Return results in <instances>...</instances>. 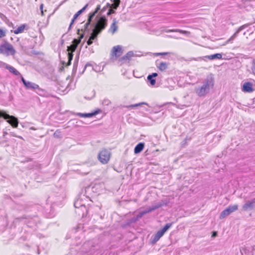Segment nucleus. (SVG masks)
<instances>
[{
	"instance_id": "f257e3e1",
	"label": "nucleus",
	"mask_w": 255,
	"mask_h": 255,
	"mask_svg": "<svg viewBox=\"0 0 255 255\" xmlns=\"http://www.w3.org/2000/svg\"><path fill=\"white\" fill-rule=\"evenodd\" d=\"M1 117H2L4 120H7L6 122L13 128H17L18 125V121L15 117L7 114L4 111L0 110V118Z\"/></svg>"
},
{
	"instance_id": "f03ea898",
	"label": "nucleus",
	"mask_w": 255,
	"mask_h": 255,
	"mask_svg": "<svg viewBox=\"0 0 255 255\" xmlns=\"http://www.w3.org/2000/svg\"><path fill=\"white\" fill-rule=\"evenodd\" d=\"M111 153L107 149H102L98 153V159L100 162L103 164H107L110 160Z\"/></svg>"
},
{
	"instance_id": "7ed1b4c3",
	"label": "nucleus",
	"mask_w": 255,
	"mask_h": 255,
	"mask_svg": "<svg viewBox=\"0 0 255 255\" xmlns=\"http://www.w3.org/2000/svg\"><path fill=\"white\" fill-rule=\"evenodd\" d=\"M15 52L13 46L8 42H5L0 45V54L14 55Z\"/></svg>"
},
{
	"instance_id": "20e7f679",
	"label": "nucleus",
	"mask_w": 255,
	"mask_h": 255,
	"mask_svg": "<svg viewBox=\"0 0 255 255\" xmlns=\"http://www.w3.org/2000/svg\"><path fill=\"white\" fill-rule=\"evenodd\" d=\"M107 25V19L104 16H102L98 20L93 30L99 33L106 28Z\"/></svg>"
},
{
	"instance_id": "39448f33",
	"label": "nucleus",
	"mask_w": 255,
	"mask_h": 255,
	"mask_svg": "<svg viewBox=\"0 0 255 255\" xmlns=\"http://www.w3.org/2000/svg\"><path fill=\"white\" fill-rule=\"evenodd\" d=\"M123 53V49L121 45L114 46L111 51L110 58L112 60H116Z\"/></svg>"
},
{
	"instance_id": "423d86ee",
	"label": "nucleus",
	"mask_w": 255,
	"mask_h": 255,
	"mask_svg": "<svg viewBox=\"0 0 255 255\" xmlns=\"http://www.w3.org/2000/svg\"><path fill=\"white\" fill-rule=\"evenodd\" d=\"M238 205H234L228 206L226 209L223 210L220 215V219H223L231 213L238 210Z\"/></svg>"
},
{
	"instance_id": "0eeeda50",
	"label": "nucleus",
	"mask_w": 255,
	"mask_h": 255,
	"mask_svg": "<svg viewBox=\"0 0 255 255\" xmlns=\"http://www.w3.org/2000/svg\"><path fill=\"white\" fill-rule=\"evenodd\" d=\"M77 47L76 46L71 44L70 46H68L67 47V51H68V61L67 63V66H69L71 64V61L73 59V52H74L75 50L76 49Z\"/></svg>"
},
{
	"instance_id": "6e6552de",
	"label": "nucleus",
	"mask_w": 255,
	"mask_h": 255,
	"mask_svg": "<svg viewBox=\"0 0 255 255\" xmlns=\"http://www.w3.org/2000/svg\"><path fill=\"white\" fill-rule=\"evenodd\" d=\"M254 85L252 82H245L242 87V91L246 93H252L255 91Z\"/></svg>"
},
{
	"instance_id": "1a4fd4ad",
	"label": "nucleus",
	"mask_w": 255,
	"mask_h": 255,
	"mask_svg": "<svg viewBox=\"0 0 255 255\" xmlns=\"http://www.w3.org/2000/svg\"><path fill=\"white\" fill-rule=\"evenodd\" d=\"M209 83L207 82L201 87L196 90V93L199 96H204L207 93V91L209 89Z\"/></svg>"
},
{
	"instance_id": "9d476101",
	"label": "nucleus",
	"mask_w": 255,
	"mask_h": 255,
	"mask_svg": "<svg viewBox=\"0 0 255 255\" xmlns=\"http://www.w3.org/2000/svg\"><path fill=\"white\" fill-rule=\"evenodd\" d=\"M101 110L100 109H97L96 111H95L94 112L91 113H87V114H83V113H77L76 115L81 118H91L94 116H96V115L99 114L101 112Z\"/></svg>"
},
{
	"instance_id": "9b49d317",
	"label": "nucleus",
	"mask_w": 255,
	"mask_h": 255,
	"mask_svg": "<svg viewBox=\"0 0 255 255\" xmlns=\"http://www.w3.org/2000/svg\"><path fill=\"white\" fill-rule=\"evenodd\" d=\"M88 4H87L85 6H84L81 9L77 11L74 15L73 18L71 22V23L69 26V29L71 28L72 25L74 23L75 20L77 18V17L86 9Z\"/></svg>"
},
{
	"instance_id": "f8f14e48",
	"label": "nucleus",
	"mask_w": 255,
	"mask_h": 255,
	"mask_svg": "<svg viewBox=\"0 0 255 255\" xmlns=\"http://www.w3.org/2000/svg\"><path fill=\"white\" fill-rule=\"evenodd\" d=\"M254 199L252 201H248L243 206V209L245 211H247L250 209H252L254 207Z\"/></svg>"
},
{
	"instance_id": "ddd939ff",
	"label": "nucleus",
	"mask_w": 255,
	"mask_h": 255,
	"mask_svg": "<svg viewBox=\"0 0 255 255\" xmlns=\"http://www.w3.org/2000/svg\"><path fill=\"white\" fill-rule=\"evenodd\" d=\"M100 5H98L95 10L94 12L89 13V16H88V20L87 21V22H88V24H90L92 18L94 17V16L98 12V11L100 10Z\"/></svg>"
},
{
	"instance_id": "4468645a",
	"label": "nucleus",
	"mask_w": 255,
	"mask_h": 255,
	"mask_svg": "<svg viewBox=\"0 0 255 255\" xmlns=\"http://www.w3.org/2000/svg\"><path fill=\"white\" fill-rule=\"evenodd\" d=\"M98 34L99 33L93 30L91 36L87 42V43L88 45H90L93 43V40L96 38Z\"/></svg>"
},
{
	"instance_id": "2eb2a0df",
	"label": "nucleus",
	"mask_w": 255,
	"mask_h": 255,
	"mask_svg": "<svg viewBox=\"0 0 255 255\" xmlns=\"http://www.w3.org/2000/svg\"><path fill=\"white\" fill-rule=\"evenodd\" d=\"M5 67L10 73L13 74L14 75L17 76L20 75V73L14 67L8 64H6Z\"/></svg>"
},
{
	"instance_id": "dca6fc26",
	"label": "nucleus",
	"mask_w": 255,
	"mask_h": 255,
	"mask_svg": "<svg viewBox=\"0 0 255 255\" xmlns=\"http://www.w3.org/2000/svg\"><path fill=\"white\" fill-rule=\"evenodd\" d=\"M133 56V53L131 51L128 52L125 55L123 56L120 59V61H129Z\"/></svg>"
},
{
	"instance_id": "f3484780",
	"label": "nucleus",
	"mask_w": 255,
	"mask_h": 255,
	"mask_svg": "<svg viewBox=\"0 0 255 255\" xmlns=\"http://www.w3.org/2000/svg\"><path fill=\"white\" fill-rule=\"evenodd\" d=\"M144 146V144L142 142H140L137 144L134 149V152L135 154L140 153L143 149Z\"/></svg>"
},
{
	"instance_id": "a211bd4d",
	"label": "nucleus",
	"mask_w": 255,
	"mask_h": 255,
	"mask_svg": "<svg viewBox=\"0 0 255 255\" xmlns=\"http://www.w3.org/2000/svg\"><path fill=\"white\" fill-rule=\"evenodd\" d=\"M205 57L210 60H214L215 59H221L222 58V55L220 53H216L213 55H207Z\"/></svg>"
},
{
	"instance_id": "6ab92c4d",
	"label": "nucleus",
	"mask_w": 255,
	"mask_h": 255,
	"mask_svg": "<svg viewBox=\"0 0 255 255\" xmlns=\"http://www.w3.org/2000/svg\"><path fill=\"white\" fill-rule=\"evenodd\" d=\"M24 86L27 89H31L33 90L38 89L39 88V87L37 84L30 82H27L26 85Z\"/></svg>"
},
{
	"instance_id": "aec40b11",
	"label": "nucleus",
	"mask_w": 255,
	"mask_h": 255,
	"mask_svg": "<svg viewBox=\"0 0 255 255\" xmlns=\"http://www.w3.org/2000/svg\"><path fill=\"white\" fill-rule=\"evenodd\" d=\"M167 32H179L181 34H185L187 36H189L191 34L190 32L189 31L183 30L179 29H171L168 30Z\"/></svg>"
},
{
	"instance_id": "412c9836",
	"label": "nucleus",
	"mask_w": 255,
	"mask_h": 255,
	"mask_svg": "<svg viewBox=\"0 0 255 255\" xmlns=\"http://www.w3.org/2000/svg\"><path fill=\"white\" fill-rule=\"evenodd\" d=\"M117 29L118 26L117 25V21L115 19H114L110 26V31L112 34H114L117 31Z\"/></svg>"
},
{
	"instance_id": "4be33fe9",
	"label": "nucleus",
	"mask_w": 255,
	"mask_h": 255,
	"mask_svg": "<svg viewBox=\"0 0 255 255\" xmlns=\"http://www.w3.org/2000/svg\"><path fill=\"white\" fill-rule=\"evenodd\" d=\"M157 208V207L156 206H154V207H151L150 208H149L146 211H142V212H141L139 213V214L138 215L137 217L138 218H141V217H142L144 215L149 213V212H150L154 210H155Z\"/></svg>"
},
{
	"instance_id": "5701e85b",
	"label": "nucleus",
	"mask_w": 255,
	"mask_h": 255,
	"mask_svg": "<svg viewBox=\"0 0 255 255\" xmlns=\"http://www.w3.org/2000/svg\"><path fill=\"white\" fill-rule=\"evenodd\" d=\"M164 233L161 230L158 231L154 235L153 241L154 242H157L161 237H162Z\"/></svg>"
},
{
	"instance_id": "b1692460",
	"label": "nucleus",
	"mask_w": 255,
	"mask_h": 255,
	"mask_svg": "<svg viewBox=\"0 0 255 255\" xmlns=\"http://www.w3.org/2000/svg\"><path fill=\"white\" fill-rule=\"evenodd\" d=\"M83 37H84V34L83 33L81 34L78 38L74 39L73 40L72 44L77 47L78 45L80 43L81 40L83 38Z\"/></svg>"
},
{
	"instance_id": "393cba45",
	"label": "nucleus",
	"mask_w": 255,
	"mask_h": 255,
	"mask_svg": "<svg viewBox=\"0 0 255 255\" xmlns=\"http://www.w3.org/2000/svg\"><path fill=\"white\" fill-rule=\"evenodd\" d=\"M25 26L24 24H22L19 26L17 28L15 29L13 31L14 33L15 34H17L20 33H22L24 31L25 29Z\"/></svg>"
},
{
	"instance_id": "a878e982",
	"label": "nucleus",
	"mask_w": 255,
	"mask_h": 255,
	"mask_svg": "<svg viewBox=\"0 0 255 255\" xmlns=\"http://www.w3.org/2000/svg\"><path fill=\"white\" fill-rule=\"evenodd\" d=\"M157 68L160 71H164L167 68V64L166 62H161L159 63V65L157 66Z\"/></svg>"
},
{
	"instance_id": "bb28decb",
	"label": "nucleus",
	"mask_w": 255,
	"mask_h": 255,
	"mask_svg": "<svg viewBox=\"0 0 255 255\" xmlns=\"http://www.w3.org/2000/svg\"><path fill=\"white\" fill-rule=\"evenodd\" d=\"M113 3L112 4L111 7L114 9H117L120 3V0H114Z\"/></svg>"
},
{
	"instance_id": "cd10ccee",
	"label": "nucleus",
	"mask_w": 255,
	"mask_h": 255,
	"mask_svg": "<svg viewBox=\"0 0 255 255\" xmlns=\"http://www.w3.org/2000/svg\"><path fill=\"white\" fill-rule=\"evenodd\" d=\"M172 226V223H167L161 230L163 232V233H165Z\"/></svg>"
},
{
	"instance_id": "c85d7f7f",
	"label": "nucleus",
	"mask_w": 255,
	"mask_h": 255,
	"mask_svg": "<svg viewBox=\"0 0 255 255\" xmlns=\"http://www.w3.org/2000/svg\"><path fill=\"white\" fill-rule=\"evenodd\" d=\"M172 226V223H167L161 230L163 232V233H165Z\"/></svg>"
},
{
	"instance_id": "c756f323",
	"label": "nucleus",
	"mask_w": 255,
	"mask_h": 255,
	"mask_svg": "<svg viewBox=\"0 0 255 255\" xmlns=\"http://www.w3.org/2000/svg\"><path fill=\"white\" fill-rule=\"evenodd\" d=\"M6 36V32L5 31L0 28V38H2Z\"/></svg>"
},
{
	"instance_id": "7c9ffc66",
	"label": "nucleus",
	"mask_w": 255,
	"mask_h": 255,
	"mask_svg": "<svg viewBox=\"0 0 255 255\" xmlns=\"http://www.w3.org/2000/svg\"><path fill=\"white\" fill-rule=\"evenodd\" d=\"M157 76V74L156 73H153L152 75H149L147 76V79L150 80L152 79L153 77H156Z\"/></svg>"
},
{
	"instance_id": "2f4dec72",
	"label": "nucleus",
	"mask_w": 255,
	"mask_h": 255,
	"mask_svg": "<svg viewBox=\"0 0 255 255\" xmlns=\"http://www.w3.org/2000/svg\"><path fill=\"white\" fill-rule=\"evenodd\" d=\"M252 70L253 74L255 75V61H254L253 63V66L252 67Z\"/></svg>"
},
{
	"instance_id": "473e14b6",
	"label": "nucleus",
	"mask_w": 255,
	"mask_h": 255,
	"mask_svg": "<svg viewBox=\"0 0 255 255\" xmlns=\"http://www.w3.org/2000/svg\"><path fill=\"white\" fill-rule=\"evenodd\" d=\"M115 13V11L113 9V8L111 7V8L107 12V15H110V14Z\"/></svg>"
},
{
	"instance_id": "72a5a7b5",
	"label": "nucleus",
	"mask_w": 255,
	"mask_h": 255,
	"mask_svg": "<svg viewBox=\"0 0 255 255\" xmlns=\"http://www.w3.org/2000/svg\"><path fill=\"white\" fill-rule=\"evenodd\" d=\"M168 53L167 52H162V53H155V55L158 56V55H167Z\"/></svg>"
},
{
	"instance_id": "f704fd0d",
	"label": "nucleus",
	"mask_w": 255,
	"mask_h": 255,
	"mask_svg": "<svg viewBox=\"0 0 255 255\" xmlns=\"http://www.w3.org/2000/svg\"><path fill=\"white\" fill-rule=\"evenodd\" d=\"M150 81V83L151 85H154L155 84V80L153 79L152 78V79L148 80Z\"/></svg>"
},
{
	"instance_id": "c9c22d12",
	"label": "nucleus",
	"mask_w": 255,
	"mask_h": 255,
	"mask_svg": "<svg viewBox=\"0 0 255 255\" xmlns=\"http://www.w3.org/2000/svg\"><path fill=\"white\" fill-rule=\"evenodd\" d=\"M19 76L21 77V79L22 83H23L24 85L25 86L26 85V83H27V81H26V80L24 79V78L22 77V76L21 74Z\"/></svg>"
},
{
	"instance_id": "e433bc0d",
	"label": "nucleus",
	"mask_w": 255,
	"mask_h": 255,
	"mask_svg": "<svg viewBox=\"0 0 255 255\" xmlns=\"http://www.w3.org/2000/svg\"><path fill=\"white\" fill-rule=\"evenodd\" d=\"M89 25L90 24H88V22H87L85 24L84 31L87 30V29L88 28V27H89Z\"/></svg>"
},
{
	"instance_id": "4c0bfd02",
	"label": "nucleus",
	"mask_w": 255,
	"mask_h": 255,
	"mask_svg": "<svg viewBox=\"0 0 255 255\" xmlns=\"http://www.w3.org/2000/svg\"><path fill=\"white\" fill-rule=\"evenodd\" d=\"M217 235V232L216 231H214L212 233V237L214 238V237H216Z\"/></svg>"
},
{
	"instance_id": "58836bf2",
	"label": "nucleus",
	"mask_w": 255,
	"mask_h": 255,
	"mask_svg": "<svg viewBox=\"0 0 255 255\" xmlns=\"http://www.w3.org/2000/svg\"><path fill=\"white\" fill-rule=\"evenodd\" d=\"M43 4H41L40 6V8L41 9V14L42 15H43Z\"/></svg>"
},
{
	"instance_id": "ea45409f",
	"label": "nucleus",
	"mask_w": 255,
	"mask_h": 255,
	"mask_svg": "<svg viewBox=\"0 0 255 255\" xmlns=\"http://www.w3.org/2000/svg\"><path fill=\"white\" fill-rule=\"evenodd\" d=\"M141 105V104L139 103V104H135V105H131L130 107H137V106H138Z\"/></svg>"
},
{
	"instance_id": "a19ab883",
	"label": "nucleus",
	"mask_w": 255,
	"mask_h": 255,
	"mask_svg": "<svg viewBox=\"0 0 255 255\" xmlns=\"http://www.w3.org/2000/svg\"><path fill=\"white\" fill-rule=\"evenodd\" d=\"M233 38H233V36H232L230 39H229L227 41L226 43H229V41H230V40H233Z\"/></svg>"
},
{
	"instance_id": "79ce46f5",
	"label": "nucleus",
	"mask_w": 255,
	"mask_h": 255,
	"mask_svg": "<svg viewBox=\"0 0 255 255\" xmlns=\"http://www.w3.org/2000/svg\"><path fill=\"white\" fill-rule=\"evenodd\" d=\"M80 29H78L77 30V33L78 34H79Z\"/></svg>"
},
{
	"instance_id": "37998d69",
	"label": "nucleus",
	"mask_w": 255,
	"mask_h": 255,
	"mask_svg": "<svg viewBox=\"0 0 255 255\" xmlns=\"http://www.w3.org/2000/svg\"><path fill=\"white\" fill-rule=\"evenodd\" d=\"M254 202H255V198H254Z\"/></svg>"
}]
</instances>
